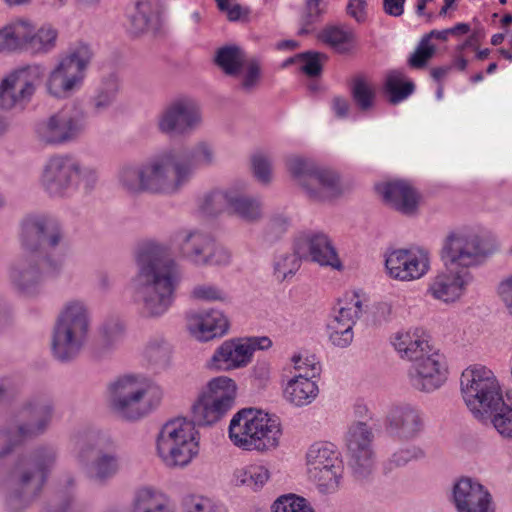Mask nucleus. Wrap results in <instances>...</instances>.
Here are the masks:
<instances>
[{"mask_svg":"<svg viewBox=\"0 0 512 512\" xmlns=\"http://www.w3.org/2000/svg\"><path fill=\"white\" fill-rule=\"evenodd\" d=\"M137 273L130 288L135 302L142 305L146 317H160L172 306L182 272L169 256L167 245L156 240L140 242L134 252Z\"/></svg>","mask_w":512,"mask_h":512,"instance_id":"nucleus-1","label":"nucleus"},{"mask_svg":"<svg viewBox=\"0 0 512 512\" xmlns=\"http://www.w3.org/2000/svg\"><path fill=\"white\" fill-rule=\"evenodd\" d=\"M191 179L188 164L177 162L172 150L158 152L140 164H127L117 173L120 187L128 193L174 194Z\"/></svg>","mask_w":512,"mask_h":512,"instance_id":"nucleus-2","label":"nucleus"},{"mask_svg":"<svg viewBox=\"0 0 512 512\" xmlns=\"http://www.w3.org/2000/svg\"><path fill=\"white\" fill-rule=\"evenodd\" d=\"M283 427L280 418L262 409L244 408L236 412L228 425L230 442L243 451L260 454L277 450Z\"/></svg>","mask_w":512,"mask_h":512,"instance_id":"nucleus-3","label":"nucleus"},{"mask_svg":"<svg viewBox=\"0 0 512 512\" xmlns=\"http://www.w3.org/2000/svg\"><path fill=\"white\" fill-rule=\"evenodd\" d=\"M111 407L126 419H139L157 409L163 399L161 386L142 373H127L110 383Z\"/></svg>","mask_w":512,"mask_h":512,"instance_id":"nucleus-4","label":"nucleus"},{"mask_svg":"<svg viewBox=\"0 0 512 512\" xmlns=\"http://www.w3.org/2000/svg\"><path fill=\"white\" fill-rule=\"evenodd\" d=\"M195 422L176 418L164 423L154 440L155 456L168 469H185L200 455L201 434Z\"/></svg>","mask_w":512,"mask_h":512,"instance_id":"nucleus-5","label":"nucleus"},{"mask_svg":"<svg viewBox=\"0 0 512 512\" xmlns=\"http://www.w3.org/2000/svg\"><path fill=\"white\" fill-rule=\"evenodd\" d=\"M98 177L94 166L83 164L72 155L58 154L50 157L43 165L39 185L49 197L63 198L81 187L92 189Z\"/></svg>","mask_w":512,"mask_h":512,"instance_id":"nucleus-6","label":"nucleus"},{"mask_svg":"<svg viewBox=\"0 0 512 512\" xmlns=\"http://www.w3.org/2000/svg\"><path fill=\"white\" fill-rule=\"evenodd\" d=\"M497 249L495 239L480 228L461 227L446 235L440 258L444 268L470 270L483 264Z\"/></svg>","mask_w":512,"mask_h":512,"instance_id":"nucleus-7","label":"nucleus"},{"mask_svg":"<svg viewBox=\"0 0 512 512\" xmlns=\"http://www.w3.org/2000/svg\"><path fill=\"white\" fill-rule=\"evenodd\" d=\"M90 311L81 299L66 301L57 316L53 335L52 353L60 361L75 358L85 346L90 329Z\"/></svg>","mask_w":512,"mask_h":512,"instance_id":"nucleus-8","label":"nucleus"},{"mask_svg":"<svg viewBox=\"0 0 512 512\" xmlns=\"http://www.w3.org/2000/svg\"><path fill=\"white\" fill-rule=\"evenodd\" d=\"M93 52L89 44L79 41L59 56L45 79V90L53 98L64 100L84 86Z\"/></svg>","mask_w":512,"mask_h":512,"instance_id":"nucleus-9","label":"nucleus"},{"mask_svg":"<svg viewBox=\"0 0 512 512\" xmlns=\"http://www.w3.org/2000/svg\"><path fill=\"white\" fill-rule=\"evenodd\" d=\"M460 391L470 412L482 419L489 410H494L503 402L500 382L491 368L474 363L467 366L460 376Z\"/></svg>","mask_w":512,"mask_h":512,"instance_id":"nucleus-10","label":"nucleus"},{"mask_svg":"<svg viewBox=\"0 0 512 512\" xmlns=\"http://www.w3.org/2000/svg\"><path fill=\"white\" fill-rule=\"evenodd\" d=\"M238 394L236 381L226 375L209 379L191 405V416L199 427H212L234 407Z\"/></svg>","mask_w":512,"mask_h":512,"instance_id":"nucleus-11","label":"nucleus"},{"mask_svg":"<svg viewBox=\"0 0 512 512\" xmlns=\"http://www.w3.org/2000/svg\"><path fill=\"white\" fill-rule=\"evenodd\" d=\"M61 244L55 248L45 245L41 258L40 253L33 257H20L10 265L9 280L21 295H36L43 274L56 275L63 269L66 251Z\"/></svg>","mask_w":512,"mask_h":512,"instance_id":"nucleus-12","label":"nucleus"},{"mask_svg":"<svg viewBox=\"0 0 512 512\" xmlns=\"http://www.w3.org/2000/svg\"><path fill=\"white\" fill-rule=\"evenodd\" d=\"M306 472L318 490L325 494L335 492L341 482L344 463L338 448L331 442H315L305 453Z\"/></svg>","mask_w":512,"mask_h":512,"instance_id":"nucleus-13","label":"nucleus"},{"mask_svg":"<svg viewBox=\"0 0 512 512\" xmlns=\"http://www.w3.org/2000/svg\"><path fill=\"white\" fill-rule=\"evenodd\" d=\"M286 166L310 199L325 201L340 193L339 177L334 171L298 155L287 157Z\"/></svg>","mask_w":512,"mask_h":512,"instance_id":"nucleus-14","label":"nucleus"},{"mask_svg":"<svg viewBox=\"0 0 512 512\" xmlns=\"http://www.w3.org/2000/svg\"><path fill=\"white\" fill-rule=\"evenodd\" d=\"M268 336H243L224 340L205 363L212 372H230L246 368L253 361L256 351L272 347Z\"/></svg>","mask_w":512,"mask_h":512,"instance_id":"nucleus-15","label":"nucleus"},{"mask_svg":"<svg viewBox=\"0 0 512 512\" xmlns=\"http://www.w3.org/2000/svg\"><path fill=\"white\" fill-rule=\"evenodd\" d=\"M174 242L181 256L197 266L224 267L231 262L230 251L214 243L212 237L196 228H183L175 233Z\"/></svg>","mask_w":512,"mask_h":512,"instance_id":"nucleus-16","label":"nucleus"},{"mask_svg":"<svg viewBox=\"0 0 512 512\" xmlns=\"http://www.w3.org/2000/svg\"><path fill=\"white\" fill-rule=\"evenodd\" d=\"M43 76V66L36 63L10 71L0 81V109L23 110L32 100Z\"/></svg>","mask_w":512,"mask_h":512,"instance_id":"nucleus-17","label":"nucleus"},{"mask_svg":"<svg viewBox=\"0 0 512 512\" xmlns=\"http://www.w3.org/2000/svg\"><path fill=\"white\" fill-rule=\"evenodd\" d=\"M87 128V114L77 105H67L36 127L40 142L59 146L77 140Z\"/></svg>","mask_w":512,"mask_h":512,"instance_id":"nucleus-18","label":"nucleus"},{"mask_svg":"<svg viewBox=\"0 0 512 512\" xmlns=\"http://www.w3.org/2000/svg\"><path fill=\"white\" fill-rule=\"evenodd\" d=\"M63 238L64 234L60 223L47 213H29L20 221L18 241L26 254L24 257L38 255L43 244L55 248L63 242Z\"/></svg>","mask_w":512,"mask_h":512,"instance_id":"nucleus-19","label":"nucleus"},{"mask_svg":"<svg viewBox=\"0 0 512 512\" xmlns=\"http://www.w3.org/2000/svg\"><path fill=\"white\" fill-rule=\"evenodd\" d=\"M383 260L385 274L399 282L420 280L431 269L430 252L421 246L387 249Z\"/></svg>","mask_w":512,"mask_h":512,"instance_id":"nucleus-20","label":"nucleus"},{"mask_svg":"<svg viewBox=\"0 0 512 512\" xmlns=\"http://www.w3.org/2000/svg\"><path fill=\"white\" fill-rule=\"evenodd\" d=\"M367 302L360 291L347 292L330 316L326 330L330 342L339 348L348 347L354 338L353 327Z\"/></svg>","mask_w":512,"mask_h":512,"instance_id":"nucleus-21","label":"nucleus"},{"mask_svg":"<svg viewBox=\"0 0 512 512\" xmlns=\"http://www.w3.org/2000/svg\"><path fill=\"white\" fill-rule=\"evenodd\" d=\"M292 248L304 260L316 263L320 267L338 272L344 270V264L332 239L322 231L307 230L298 233L293 239Z\"/></svg>","mask_w":512,"mask_h":512,"instance_id":"nucleus-22","label":"nucleus"},{"mask_svg":"<svg viewBox=\"0 0 512 512\" xmlns=\"http://www.w3.org/2000/svg\"><path fill=\"white\" fill-rule=\"evenodd\" d=\"M411 363L407 376L410 384L417 390L432 392L447 380V360L438 349L431 347Z\"/></svg>","mask_w":512,"mask_h":512,"instance_id":"nucleus-23","label":"nucleus"},{"mask_svg":"<svg viewBox=\"0 0 512 512\" xmlns=\"http://www.w3.org/2000/svg\"><path fill=\"white\" fill-rule=\"evenodd\" d=\"M52 416V407L48 402L34 401L23 407L9 422L4 432L8 441L20 444L45 430Z\"/></svg>","mask_w":512,"mask_h":512,"instance_id":"nucleus-24","label":"nucleus"},{"mask_svg":"<svg viewBox=\"0 0 512 512\" xmlns=\"http://www.w3.org/2000/svg\"><path fill=\"white\" fill-rule=\"evenodd\" d=\"M474 281L468 269L444 268L433 276L427 286V294L446 305L460 302Z\"/></svg>","mask_w":512,"mask_h":512,"instance_id":"nucleus-25","label":"nucleus"},{"mask_svg":"<svg viewBox=\"0 0 512 512\" xmlns=\"http://www.w3.org/2000/svg\"><path fill=\"white\" fill-rule=\"evenodd\" d=\"M201 211L205 215H213L224 207L246 221H254L261 216V204L259 201L244 196L235 188L226 191H213L207 194L201 201Z\"/></svg>","mask_w":512,"mask_h":512,"instance_id":"nucleus-26","label":"nucleus"},{"mask_svg":"<svg viewBox=\"0 0 512 512\" xmlns=\"http://www.w3.org/2000/svg\"><path fill=\"white\" fill-rule=\"evenodd\" d=\"M452 502L457 512H496V503L489 488L469 476L454 482Z\"/></svg>","mask_w":512,"mask_h":512,"instance_id":"nucleus-27","label":"nucleus"},{"mask_svg":"<svg viewBox=\"0 0 512 512\" xmlns=\"http://www.w3.org/2000/svg\"><path fill=\"white\" fill-rule=\"evenodd\" d=\"M202 115L197 102L190 97L173 100L161 112L158 128L166 134H185L197 128Z\"/></svg>","mask_w":512,"mask_h":512,"instance_id":"nucleus-28","label":"nucleus"},{"mask_svg":"<svg viewBox=\"0 0 512 512\" xmlns=\"http://www.w3.org/2000/svg\"><path fill=\"white\" fill-rule=\"evenodd\" d=\"M90 452L92 459L89 462H86L85 450L78 455L79 462L90 479L105 482L120 471L121 460L113 443L99 441Z\"/></svg>","mask_w":512,"mask_h":512,"instance_id":"nucleus-29","label":"nucleus"},{"mask_svg":"<svg viewBox=\"0 0 512 512\" xmlns=\"http://www.w3.org/2000/svg\"><path fill=\"white\" fill-rule=\"evenodd\" d=\"M423 414L416 406L400 404L392 407L386 415L387 433L400 441L417 438L424 430Z\"/></svg>","mask_w":512,"mask_h":512,"instance_id":"nucleus-30","label":"nucleus"},{"mask_svg":"<svg viewBox=\"0 0 512 512\" xmlns=\"http://www.w3.org/2000/svg\"><path fill=\"white\" fill-rule=\"evenodd\" d=\"M372 428L363 421L352 423L346 433V447L350 457L351 466L357 472L369 469L373 463Z\"/></svg>","mask_w":512,"mask_h":512,"instance_id":"nucleus-31","label":"nucleus"},{"mask_svg":"<svg viewBox=\"0 0 512 512\" xmlns=\"http://www.w3.org/2000/svg\"><path fill=\"white\" fill-rule=\"evenodd\" d=\"M230 329V321L219 309L209 308L191 313L187 318V330L199 342H208L225 336Z\"/></svg>","mask_w":512,"mask_h":512,"instance_id":"nucleus-32","label":"nucleus"},{"mask_svg":"<svg viewBox=\"0 0 512 512\" xmlns=\"http://www.w3.org/2000/svg\"><path fill=\"white\" fill-rule=\"evenodd\" d=\"M22 52L32 56H45L56 50L59 42V29L45 22L36 26L34 21L23 16Z\"/></svg>","mask_w":512,"mask_h":512,"instance_id":"nucleus-33","label":"nucleus"},{"mask_svg":"<svg viewBox=\"0 0 512 512\" xmlns=\"http://www.w3.org/2000/svg\"><path fill=\"white\" fill-rule=\"evenodd\" d=\"M384 201L405 215H412L419 205V194L407 181L397 180L376 186Z\"/></svg>","mask_w":512,"mask_h":512,"instance_id":"nucleus-34","label":"nucleus"},{"mask_svg":"<svg viewBox=\"0 0 512 512\" xmlns=\"http://www.w3.org/2000/svg\"><path fill=\"white\" fill-rule=\"evenodd\" d=\"M391 344L401 359L411 362L432 347L428 332L418 326L397 331L391 338Z\"/></svg>","mask_w":512,"mask_h":512,"instance_id":"nucleus-35","label":"nucleus"},{"mask_svg":"<svg viewBox=\"0 0 512 512\" xmlns=\"http://www.w3.org/2000/svg\"><path fill=\"white\" fill-rule=\"evenodd\" d=\"M271 477L269 464L257 461L234 469L230 481L235 487H244L252 492H260L270 482Z\"/></svg>","mask_w":512,"mask_h":512,"instance_id":"nucleus-36","label":"nucleus"},{"mask_svg":"<svg viewBox=\"0 0 512 512\" xmlns=\"http://www.w3.org/2000/svg\"><path fill=\"white\" fill-rule=\"evenodd\" d=\"M319 394V386L314 378L293 375L282 386L286 402L294 407H304L313 403Z\"/></svg>","mask_w":512,"mask_h":512,"instance_id":"nucleus-37","label":"nucleus"},{"mask_svg":"<svg viewBox=\"0 0 512 512\" xmlns=\"http://www.w3.org/2000/svg\"><path fill=\"white\" fill-rule=\"evenodd\" d=\"M131 512H176L170 497L153 485L138 487L133 495Z\"/></svg>","mask_w":512,"mask_h":512,"instance_id":"nucleus-38","label":"nucleus"},{"mask_svg":"<svg viewBox=\"0 0 512 512\" xmlns=\"http://www.w3.org/2000/svg\"><path fill=\"white\" fill-rule=\"evenodd\" d=\"M54 460L52 451L43 450L33 456L27 463L32 469L31 472H23L21 476V485L25 496L36 494L42 487L46 479L45 469Z\"/></svg>","mask_w":512,"mask_h":512,"instance_id":"nucleus-39","label":"nucleus"},{"mask_svg":"<svg viewBox=\"0 0 512 512\" xmlns=\"http://www.w3.org/2000/svg\"><path fill=\"white\" fill-rule=\"evenodd\" d=\"M130 19L133 32L136 34L157 29L160 24L158 0H137Z\"/></svg>","mask_w":512,"mask_h":512,"instance_id":"nucleus-40","label":"nucleus"},{"mask_svg":"<svg viewBox=\"0 0 512 512\" xmlns=\"http://www.w3.org/2000/svg\"><path fill=\"white\" fill-rule=\"evenodd\" d=\"M23 36V16L0 24V56L21 53Z\"/></svg>","mask_w":512,"mask_h":512,"instance_id":"nucleus-41","label":"nucleus"},{"mask_svg":"<svg viewBox=\"0 0 512 512\" xmlns=\"http://www.w3.org/2000/svg\"><path fill=\"white\" fill-rule=\"evenodd\" d=\"M318 39L335 51L345 53L353 48L355 34L350 28L331 25L320 31Z\"/></svg>","mask_w":512,"mask_h":512,"instance_id":"nucleus-42","label":"nucleus"},{"mask_svg":"<svg viewBox=\"0 0 512 512\" xmlns=\"http://www.w3.org/2000/svg\"><path fill=\"white\" fill-rule=\"evenodd\" d=\"M385 93L390 102L396 104L408 98L414 91V84L407 80L400 70L389 71L384 83Z\"/></svg>","mask_w":512,"mask_h":512,"instance_id":"nucleus-43","label":"nucleus"},{"mask_svg":"<svg viewBox=\"0 0 512 512\" xmlns=\"http://www.w3.org/2000/svg\"><path fill=\"white\" fill-rule=\"evenodd\" d=\"M304 258L294 249L277 254L273 260V276L279 281L291 279L301 267Z\"/></svg>","mask_w":512,"mask_h":512,"instance_id":"nucleus-44","label":"nucleus"},{"mask_svg":"<svg viewBox=\"0 0 512 512\" xmlns=\"http://www.w3.org/2000/svg\"><path fill=\"white\" fill-rule=\"evenodd\" d=\"M215 61L226 74L238 75L240 68L246 61V57L239 47L229 45L217 51Z\"/></svg>","mask_w":512,"mask_h":512,"instance_id":"nucleus-45","label":"nucleus"},{"mask_svg":"<svg viewBox=\"0 0 512 512\" xmlns=\"http://www.w3.org/2000/svg\"><path fill=\"white\" fill-rule=\"evenodd\" d=\"M290 364L295 371L294 375L316 378L321 371L320 363L314 354L308 351L295 352L290 358Z\"/></svg>","mask_w":512,"mask_h":512,"instance_id":"nucleus-46","label":"nucleus"},{"mask_svg":"<svg viewBox=\"0 0 512 512\" xmlns=\"http://www.w3.org/2000/svg\"><path fill=\"white\" fill-rule=\"evenodd\" d=\"M215 160V153L213 147L207 142L197 143L189 152L186 159H178L177 162L186 163L191 168V176L194 172V167L211 165Z\"/></svg>","mask_w":512,"mask_h":512,"instance_id":"nucleus-47","label":"nucleus"},{"mask_svg":"<svg viewBox=\"0 0 512 512\" xmlns=\"http://www.w3.org/2000/svg\"><path fill=\"white\" fill-rule=\"evenodd\" d=\"M491 424L495 430L505 439H512V406L503 401L497 409L489 410Z\"/></svg>","mask_w":512,"mask_h":512,"instance_id":"nucleus-48","label":"nucleus"},{"mask_svg":"<svg viewBox=\"0 0 512 512\" xmlns=\"http://www.w3.org/2000/svg\"><path fill=\"white\" fill-rule=\"evenodd\" d=\"M273 512H315L310 503L296 494H285L272 504Z\"/></svg>","mask_w":512,"mask_h":512,"instance_id":"nucleus-49","label":"nucleus"},{"mask_svg":"<svg viewBox=\"0 0 512 512\" xmlns=\"http://www.w3.org/2000/svg\"><path fill=\"white\" fill-rule=\"evenodd\" d=\"M119 90L118 81L114 78L105 80L93 99V106L97 112L107 110L115 101Z\"/></svg>","mask_w":512,"mask_h":512,"instance_id":"nucleus-50","label":"nucleus"},{"mask_svg":"<svg viewBox=\"0 0 512 512\" xmlns=\"http://www.w3.org/2000/svg\"><path fill=\"white\" fill-rule=\"evenodd\" d=\"M182 512H223L219 504L213 499L198 495H186L181 502Z\"/></svg>","mask_w":512,"mask_h":512,"instance_id":"nucleus-51","label":"nucleus"},{"mask_svg":"<svg viewBox=\"0 0 512 512\" xmlns=\"http://www.w3.org/2000/svg\"><path fill=\"white\" fill-rule=\"evenodd\" d=\"M352 94L355 102L362 110L369 109L374 102L375 87L363 78L354 81Z\"/></svg>","mask_w":512,"mask_h":512,"instance_id":"nucleus-52","label":"nucleus"},{"mask_svg":"<svg viewBox=\"0 0 512 512\" xmlns=\"http://www.w3.org/2000/svg\"><path fill=\"white\" fill-rule=\"evenodd\" d=\"M324 56L320 53L316 52H307L298 55L295 58H289L284 62V66H287L291 63H293L295 60L300 62L301 70L309 75V76H316L320 74L322 69V59Z\"/></svg>","mask_w":512,"mask_h":512,"instance_id":"nucleus-53","label":"nucleus"},{"mask_svg":"<svg viewBox=\"0 0 512 512\" xmlns=\"http://www.w3.org/2000/svg\"><path fill=\"white\" fill-rule=\"evenodd\" d=\"M191 296L195 300L206 302H225L228 299L227 293L214 284H199L192 291Z\"/></svg>","mask_w":512,"mask_h":512,"instance_id":"nucleus-54","label":"nucleus"},{"mask_svg":"<svg viewBox=\"0 0 512 512\" xmlns=\"http://www.w3.org/2000/svg\"><path fill=\"white\" fill-rule=\"evenodd\" d=\"M251 164L255 178L263 184L270 183L272 180L270 158L263 152H256L252 155Z\"/></svg>","mask_w":512,"mask_h":512,"instance_id":"nucleus-55","label":"nucleus"},{"mask_svg":"<svg viewBox=\"0 0 512 512\" xmlns=\"http://www.w3.org/2000/svg\"><path fill=\"white\" fill-rule=\"evenodd\" d=\"M435 46L429 41V37H425L419 44L416 51L410 56L409 64L411 67H423L427 61L433 56Z\"/></svg>","mask_w":512,"mask_h":512,"instance_id":"nucleus-56","label":"nucleus"},{"mask_svg":"<svg viewBox=\"0 0 512 512\" xmlns=\"http://www.w3.org/2000/svg\"><path fill=\"white\" fill-rule=\"evenodd\" d=\"M346 14L358 24H365L369 20L370 7L366 0H348Z\"/></svg>","mask_w":512,"mask_h":512,"instance_id":"nucleus-57","label":"nucleus"},{"mask_svg":"<svg viewBox=\"0 0 512 512\" xmlns=\"http://www.w3.org/2000/svg\"><path fill=\"white\" fill-rule=\"evenodd\" d=\"M171 352L169 342L163 336L151 338L144 348V354L150 359H160Z\"/></svg>","mask_w":512,"mask_h":512,"instance_id":"nucleus-58","label":"nucleus"},{"mask_svg":"<svg viewBox=\"0 0 512 512\" xmlns=\"http://www.w3.org/2000/svg\"><path fill=\"white\" fill-rule=\"evenodd\" d=\"M242 76V86L245 89L253 88L260 76V67L255 60H246L238 72Z\"/></svg>","mask_w":512,"mask_h":512,"instance_id":"nucleus-59","label":"nucleus"},{"mask_svg":"<svg viewBox=\"0 0 512 512\" xmlns=\"http://www.w3.org/2000/svg\"><path fill=\"white\" fill-rule=\"evenodd\" d=\"M423 456L424 451L422 448L416 445H410L393 453L391 461L397 466H402L411 460L420 459Z\"/></svg>","mask_w":512,"mask_h":512,"instance_id":"nucleus-60","label":"nucleus"},{"mask_svg":"<svg viewBox=\"0 0 512 512\" xmlns=\"http://www.w3.org/2000/svg\"><path fill=\"white\" fill-rule=\"evenodd\" d=\"M497 294L508 314L512 316V272L501 279L497 286Z\"/></svg>","mask_w":512,"mask_h":512,"instance_id":"nucleus-61","label":"nucleus"},{"mask_svg":"<svg viewBox=\"0 0 512 512\" xmlns=\"http://www.w3.org/2000/svg\"><path fill=\"white\" fill-rule=\"evenodd\" d=\"M101 331L105 341L113 343L122 336L124 325L119 319H111L103 324Z\"/></svg>","mask_w":512,"mask_h":512,"instance_id":"nucleus-62","label":"nucleus"},{"mask_svg":"<svg viewBox=\"0 0 512 512\" xmlns=\"http://www.w3.org/2000/svg\"><path fill=\"white\" fill-rule=\"evenodd\" d=\"M272 368L267 361H257L252 368V379L259 386H266L271 379Z\"/></svg>","mask_w":512,"mask_h":512,"instance_id":"nucleus-63","label":"nucleus"},{"mask_svg":"<svg viewBox=\"0 0 512 512\" xmlns=\"http://www.w3.org/2000/svg\"><path fill=\"white\" fill-rule=\"evenodd\" d=\"M217 2L218 8L224 12L230 21L240 20L244 15L247 14L243 8L238 5L232 3V0H215Z\"/></svg>","mask_w":512,"mask_h":512,"instance_id":"nucleus-64","label":"nucleus"}]
</instances>
